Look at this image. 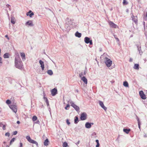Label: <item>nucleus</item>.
Returning a JSON list of instances; mask_svg holds the SVG:
<instances>
[{
    "instance_id": "52",
    "label": "nucleus",
    "mask_w": 147,
    "mask_h": 147,
    "mask_svg": "<svg viewBox=\"0 0 147 147\" xmlns=\"http://www.w3.org/2000/svg\"><path fill=\"white\" fill-rule=\"evenodd\" d=\"M139 53H140V55H141L142 54V52H141V51H140V50L139 49Z\"/></svg>"
},
{
    "instance_id": "45",
    "label": "nucleus",
    "mask_w": 147,
    "mask_h": 147,
    "mask_svg": "<svg viewBox=\"0 0 147 147\" xmlns=\"http://www.w3.org/2000/svg\"><path fill=\"white\" fill-rule=\"evenodd\" d=\"M138 126L139 128L140 129V123H138Z\"/></svg>"
},
{
    "instance_id": "10",
    "label": "nucleus",
    "mask_w": 147,
    "mask_h": 147,
    "mask_svg": "<svg viewBox=\"0 0 147 147\" xmlns=\"http://www.w3.org/2000/svg\"><path fill=\"white\" fill-rule=\"evenodd\" d=\"M86 114L85 113H83L81 114L80 119L82 120H84L86 119Z\"/></svg>"
},
{
    "instance_id": "16",
    "label": "nucleus",
    "mask_w": 147,
    "mask_h": 147,
    "mask_svg": "<svg viewBox=\"0 0 147 147\" xmlns=\"http://www.w3.org/2000/svg\"><path fill=\"white\" fill-rule=\"evenodd\" d=\"M20 55L22 60L23 61L25 60L26 59L25 54L24 53H21Z\"/></svg>"
},
{
    "instance_id": "4",
    "label": "nucleus",
    "mask_w": 147,
    "mask_h": 147,
    "mask_svg": "<svg viewBox=\"0 0 147 147\" xmlns=\"http://www.w3.org/2000/svg\"><path fill=\"white\" fill-rule=\"evenodd\" d=\"M26 138L27 140L30 143L32 144H35L36 146L38 145V143L36 141L32 139L30 136H27L26 137Z\"/></svg>"
},
{
    "instance_id": "8",
    "label": "nucleus",
    "mask_w": 147,
    "mask_h": 147,
    "mask_svg": "<svg viewBox=\"0 0 147 147\" xmlns=\"http://www.w3.org/2000/svg\"><path fill=\"white\" fill-rule=\"evenodd\" d=\"M109 23L110 27L112 28H117L118 27L116 24L111 21H110Z\"/></svg>"
},
{
    "instance_id": "36",
    "label": "nucleus",
    "mask_w": 147,
    "mask_h": 147,
    "mask_svg": "<svg viewBox=\"0 0 147 147\" xmlns=\"http://www.w3.org/2000/svg\"><path fill=\"white\" fill-rule=\"evenodd\" d=\"M67 22H69V26L70 25H71L72 24V22L71 20H69V19L68 20H67Z\"/></svg>"
},
{
    "instance_id": "1",
    "label": "nucleus",
    "mask_w": 147,
    "mask_h": 147,
    "mask_svg": "<svg viewBox=\"0 0 147 147\" xmlns=\"http://www.w3.org/2000/svg\"><path fill=\"white\" fill-rule=\"evenodd\" d=\"M15 59V65L16 68L21 69L23 66V63L18 53L16 54Z\"/></svg>"
},
{
    "instance_id": "60",
    "label": "nucleus",
    "mask_w": 147,
    "mask_h": 147,
    "mask_svg": "<svg viewBox=\"0 0 147 147\" xmlns=\"http://www.w3.org/2000/svg\"><path fill=\"white\" fill-rule=\"evenodd\" d=\"M92 124L93 125V123H92Z\"/></svg>"
},
{
    "instance_id": "44",
    "label": "nucleus",
    "mask_w": 147,
    "mask_h": 147,
    "mask_svg": "<svg viewBox=\"0 0 147 147\" xmlns=\"http://www.w3.org/2000/svg\"><path fill=\"white\" fill-rule=\"evenodd\" d=\"M114 36L115 37V38L118 41H119V39H118V38H116V37H115V35H114Z\"/></svg>"
},
{
    "instance_id": "20",
    "label": "nucleus",
    "mask_w": 147,
    "mask_h": 147,
    "mask_svg": "<svg viewBox=\"0 0 147 147\" xmlns=\"http://www.w3.org/2000/svg\"><path fill=\"white\" fill-rule=\"evenodd\" d=\"M75 35L76 37L80 38L81 37L82 34L81 33H79L78 32H77L75 34Z\"/></svg>"
},
{
    "instance_id": "24",
    "label": "nucleus",
    "mask_w": 147,
    "mask_h": 147,
    "mask_svg": "<svg viewBox=\"0 0 147 147\" xmlns=\"http://www.w3.org/2000/svg\"><path fill=\"white\" fill-rule=\"evenodd\" d=\"M131 130L130 129H123V131L124 132L126 133L127 134H128L129 131H130Z\"/></svg>"
},
{
    "instance_id": "34",
    "label": "nucleus",
    "mask_w": 147,
    "mask_h": 147,
    "mask_svg": "<svg viewBox=\"0 0 147 147\" xmlns=\"http://www.w3.org/2000/svg\"><path fill=\"white\" fill-rule=\"evenodd\" d=\"M67 142H65L63 144V147H67Z\"/></svg>"
},
{
    "instance_id": "32",
    "label": "nucleus",
    "mask_w": 147,
    "mask_h": 147,
    "mask_svg": "<svg viewBox=\"0 0 147 147\" xmlns=\"http://www.w3.org/2000/svg\"><path fill=\"white\" fill-rule=\"evenodd\" d=\"M123 5H126L128 4V2H127L126 0H123Z\"/></svg>"
},
{
    "instance_id": "13",
    "label": "nucleus",
    "mask_w": 147,
    "mask_h": 147,
    "mask_svg": "<svg viewBox=\"0 0 147 147\" xmlns=\"http://www.w3.org/2000/svg\"><path fill=\"white\" fill-rule=\"evenodd\" d=\"M39 63L40 65V67L42 70H44L45 68L44 62L41 60H40Z\"/></svg>"
},
{
    "instance_id": "50",
    "label": "nucleus",
    "mask_w": 147,
    "mask_h": 147,
    "mask_svg": "<svg viewBox=\"0 0 147 147\" xmlns=\"http://www.w3.org/2000/svg\"><path fill=\"white\" fill-rule=\"evenodd\" d=\"M96 142L97 144L99 143V141L98 140H96Z\"/></svg>"
},
{
    "instance_id": "27",
    "label": "nucleus",
    "mask_w": 147,
    "mask_h": 147,
    "mask_svg": "<svg viewBox=\"0 0 147 147\" xmlns=\"http://www.w3.org/2000/svg\"><path fill=\"white\" fill-rule=\"evenodd\" d=\"M47 73L49 75L51 76L53 74V72L51 70H48L47 71Z\"/></svg>"
},
{
    "instance_id": "40",
    "label": "nucleus",
    "mask_w": 147,
    "mask_h": 147,
    "mask_svg": "<svg viewBox=\"0 0 147 147\" xmlns=\"http://www.w3.org/2000/svg\"><path fill=\"white\" fill-rule=\"evenodd\" d=\"M17 133V131H15L13 132V134L14 135H16Z\"/></svg>"
},
{
    "instance_id": "6",
    "label": "nucleus",
    "mask_w": 147,
    "mask_h": 147,
    "mask_svg": "<svg viewBox=\"0 0 147 147\" xmlns=\"http://www.w3.org/2000/svg\"><path fill=\"white\" fill-rule=\"evenodd\" d=\"M10 108L12 110H17L18 108L16 104L13 103L9 106Z\"/></svg>"
},
{
    "instance_id": "22",
    "label": "nucleus",
    "mask_w": 147,
    "mask_h": 147,
    "mask_svg": "<svg viewBox=\"0 0 147 147\" xmlns=\"http://www.w3.org/2000/svg\"><path fill=\"white\" fill-rule=\"evenodd\" d=\"M49 141L48 139H46L44 142V144L45 146H47L49 145Z\"/></svg>"
},
{
    "instance_id": "42",
    "label": "nucleus",
    "mask_w": 147,
    "mask_h": 147,
    "mask_svg": "<svg viewBox=\"0 0 147 147\" xmlns=\"http://www.w3.org/2000/svg\"><path fill=\"white\" fill-rule=\"evenodd\" d=\"M66 122H67V123L68 125L70 123V122H69V121L68 119H67V120H66Z\"/></svg>"
},
{
    "instance_id": "11",
    "label": "nucleus",
    "mask_w": 147,
    "mask_h": 147,
    "mask_svg": "<svg viewBox=\"0 0 147 147\" xmlns=\"http://www.w3.org/2000/svg\"><path fill=\"white\" fill-rule=\"evenodd\" d=\"M25 25L26 26L28 25L30 26H34V24L32 22L31 20H29L25 24Z\"/></svg>"
},
{
    "instance_id": "43",
    "label": "nucleus",
    "mask_w": 147,
    "mask_h": 147,
    "mask_svg": "<svg viewBox=\"0 0 147 147\" xmlns=\"http://www.w3.org/2000/svg\"><path fill=\"white\" fill-rule=\"evenodd\" d=\"M137 121H138V123H140V120H139V118L138 117H137Z\"/></svg>"
},
{
    "instance_id": "59",
    "label": "nucleus",
    "mask_w": 147,
    "mask_h": 147,
    "mask_svg": "<svg viewBox=\"0 0 147 147\" xmlns=\"http://www.w3.org/2000/svg\"><path fill=\"white\" fill-rule=\"evenodd\" d=\"M4 143H5V142H4Z\"/></svg>"
},
{
    "instance_id": "49",
    "label": "nucleus",
    "mask_w": 147,
    "mask_h": 147,
    "mask_svg": "<svg viewBox=\"0 0 147 147\" xmlns=\"http://www.w3.org/2000/svg\"><path fill=\"white\" fill-rule=\"evenodd\" d=\"M69 104H68L67 105H66V107H67V108H68V107H69V106H70V105H69Z\"/></svg>"
},
{
    "instance_id": "26",
    "label": "nucleus",
    "mask_w": 147,
    "mask_h": 147,
    "mask_svg": "<svg viewBox=\"0 0 147 147\" xmlns=\"http://www.w3.org/2000/svg\"><path fill=\"white\" fill-rule=\"evenodd\" d=\"M139 65L138 64H134V68L135 69H139Z\"/></svg>"
},
{
    "instance_id": "38",
    "label": "nucleus",
    "mask_w": 147,
    "mask_h": 147,
    "mask_svg": "<svg viewBox=\"0 0 147 147\" xmlns=\"http://www.w3.org/2000/svg\"><path fill=\"white\" fill-rule=\"evenodd\" d=\"M5 135V136H9L10 135V134L9 133L7 132L6 133Z\"/></svg>"
},
{
    "instance_id": "57",
    "label": "nucleus",
    "mask_w": 147,
    "mask_h": 147,
    "mask_svg": "<svg viewBox=\"0 0 147 147\" xmlns=\"http://www.w3.org/2000/svg\"><path fill=\"white\" fill-rule=\"evenodd\" d=\"M15 113H16V112H17V111H13Z\"/></svg>"
},
{
    "instance_id": "19",
    "label": "nucleus",
    "mask_w": 147,
    "mask_h": 147,
    "mask_svg": "<svg viewBox=\"0 0 147 147\" xmlns=\"http://www.w3.org/2000/svg\"><path fill=\"white\" fill-rule=\"evenodd\" d=\"M87 73V71L85 70L84 72H82L80 74H79V76L80 77L82 78L83 75H85Z\"/></svg>"
},
{
    "instance_id": "15",
    "label": "nucleus",
    "mask_w": 147,
    "mask_h": 147,
    "mask_svg": "<svg viewBox=\"0 0 147 147\" xmlns=\"http://www.w3.org/2000/svg\"><path fill=\"white\" fill-rule=\"evenodd\" d=\"M99 103L100 105L104 110H106L107 109V108L104 106L103 103L102 102L99 101Z\"/></svg>"
},
{
    "instance_id": "31",
    "label": "nucleus",
    "mask_w": 147,
    "mask_h": 147,
    "mask_svg": "<svg viewBox=\"0 0 147 147\" xmlns=\"http://www.w3.org/2000/svg\"><path fill=\"white\" fill-rule=\"evenodd\" d=\"M6 102L7 104L8 105H9L11 103V101L10 100H7L6 101Z\"/></svg>"
},
{
    "instance_id": "3",
    "label": "nucleus",
    "mask_w": 147,
    "mask_h": 147,
    "mask_svg": "<svg viewBox=\"0 0 147 147\" xmlns=\"http://www.w3.org/2000/svg\"><path fill=\"white\" fill-rule=\"evenodd\" d=\"M68 104H71V106L74 108L76 110H78L80 109L79 107L76 105L71 100H69L68 101Z\"/></svg>"
},
{
    "instance_id": "25",
    "label": "nucleus",
    "mask_w": 147,
    "mask_h": 147,
    "mask_svg": "<svg viewBox=\"0 0 147 147\" xmlns=\"http://www.w3.org/2000/svg\"><path fill=\"white\" fill-rule=\"evenodd\" d=\"M3 57L4 58H9V54L8 53H5L3 55Z\"/></svg>"
},
{
    "instance_id": "37",
    "label": "nucleus",
    "mask_w": 147,
    "mask_h": 147,
    "mask_svg": "<svg viewBox=\"0 0 147 147\" xmlns=\"http://www.w3.org/2000/svg\"><path fill=\"white\" fill-rule=\"evenodd\" d=\"M2 59L1 57H0V66H1L2 65Z\"/></svg>"
},
{
    "instance_id": "23",
    "label": "nucleus",
    "mask_w": 147,
    "mask_h": 147,
    "mask_svg": "<svg viewBox=\"0 0 147 147\" xmlns=\"http://www.w3.org/2000/svg\"><path fill=\"white\" fill-rule=\"evenodd\" d=\"M43 98L46 103L47 105L48 106L49 105V102L47 98L45 96L43 97Z\"/></svg>"
},
{
    "instance_id": "48",
    "label": "nucleus",
    "mask_w": 147,
    "mask_h": 147,
    "mask_svg": "<svg viewBox=\"0 0 147 147\" xmlns=\"http://www.w3.org/2000/svg\"><path fill=\"white\" fill-rule=\"evenodd\" d=\"M6 6H7L9 8V9H10V8H9V7H10V5L7 4L6 5Z\"/></svg>"
},
{
    "instance_id": "47",
    "label": "nucleus",
    "mask_w": 147,
    "mask_h": 147,
    "mask_svg": "<svg viewBox=\"0 0 147 147\" xmlns=\"http://www.w3.org/2000/svg\"><path fill=\"white\" fill-rule=\"evenodd\" d=\"M100 144L99 143L97 144V145H96V147H98L99 146Z\"/></svg>"
},
{
    "instance_id": "51",
    "label": "nucleus",
    "mask_w": 147,
    "mask_h": 147,
    "mask_svg": "<svg viewBox=\"0 0 147 147\" xmlns=\"http://www.w3.org/2000/svg\"><path fill=\"white\" fill-rule=\"evenodd\" d=\"M20 147H22V143H20Z\"/></svg>"
},
{
    "instance_id": "58",
    "label": "nucleus",
    "mask_w": 147,
    "mask_h": 147,
    "mask_svg": "<svg viewBox=\"0 0 147 147\" xmlns=\"http://www.w3.org/2000/svg\"><path fill=\"white\" fill-rule=\"evenodd\" d=\"M146 16L147 17V12H146Z\"/></svg>"
},
{
    "instance_id": "56",
    "label": "nucleus",
    "mask_w": 147,
    "mask_h": 147,
    "mask_svg": "<svg viewBox=\"0 0 147 147\" xmlns=\"http://www.w3.org/2000/svg\"><path fill=\"white\" fill-rule=\"evenodd\" d=\"M132 59H130V60H129V61H130V62H131L132 61Z\"/></svg>"
},
{
    "instance_id": "5",
    "label": "nucleus",
    "mask_w": 147,
    "mask_h": 147,
    "mask_svg": "<svg viewBox=\"0 0 147 147\" xmlns=\"http://www.w3.org/2000/svg\"><path fill=\"white\" fill-rule=\"evenodd\" d=\"M85 42L86 44L89 43L90 45H92V40H90V38L87 37H86L84 38Z\"/></svg>"
},
{
    "instance_id": "28",
    "label": "nucleus",
    "mask_w": 147,
    "mask_h": 147,
    "mask_svg": "<svg viewBox=\"0 0 147 147\" xmlns=\"http://www.w3.org/2000/svg\"><path fill=\"white\" fill-rule=\"evenodd\" d=\"M123 86L125 87H128L129 85L128 82L126 81L124 82L123 83Z\"/></svg>"
},
{
    "instance_id": "53",
    "label": "nucleus",
    "mask_w": 147,
    "mask_h": 147,
    "mask_svg": "<svg viewBox=\"0 0 147 147\" xmlns=\"http://www.w3.org/2000/svg\"><path fill=\"white\" fill-rule=\"evenodd\" d=\"M17 123L18 124H19L20 123V122L19 121H18L17 122Z\"/></svg>"
},
{
    "instance_id": "14",
    "label": "nucleus",
    "mask_w": 147,
    "mask_h": 147,
    "mask_svg": "<svg viewBox=\"0 0 147 147\" xmlns=\"http://www.w3.org/2000/svg\"><path fill=\"white\" fill-rule=\"evenodd\" d=\"M34 15V13L31 10H30L28 12L26 13V15L27 16H29L30 17H32V16Z\"/></svg>"
},
{
    "instance_id": "54",
    "label": "nucleus",
    "mask_w": 147,
    "mask_h": 147,
    "mask_svg": "<svg viewBox=\"0 0 147 147\" xmlns=\"http://www.w3.org/2000/svg\"><path fill=\"white\" fill-rule=\"evenodd\" d=\"M3 125L2 123H0V127H1L2 125Z\"/></svg>"
},
{
    "instance_id": "39",
    "label": "nucleus",
    "mask_w": 147,
    "mask_h": 147,
    "mask_svg": "<svg viewBox=\"0 0 147 147\" xmlns=\"http://www.w3.org/2000/svg\"><path fill=\"white\" fill-rule=\"evenodd\" d=\"M5 127L6 126L4 125H3V130H5Z\"/></svg>"
},
{
    "instance_id": "17",
    "label": "nucleus",
    "mask_w": 147,
    "mask_h": 147,
    "mask_svg": "<svg viewBox=\"0 0 147 147\" xmlns=\"http://www.w3.org/2000/svg\"><path fill=\"white\" fill-rule=\"evenodd\" d=\"M131 18L132 20L135 22V23H137V17L134 16L133 15L131 16Z\"/></svg>"
},
{
    "instance_id": "21",
    "label": "nucleus",
    "mask_w": 147,
    "mask_h": 147,
    "mask_svg": "<svg viewBox=\"0 0 147 147\" xmlns=\"http://www.w3.org/2000/svg\"><path fill=\"white\" fill-rule=\"evenodd\" d=\"M91 126V125L90 123L88 122H87L85 124V127L87 128H90Z\"/></svg>"
},
{
    "instance_id": "41",
    "label": "nucleus",
    "mask_w": 147,
    "mask_h": 147,
    "mask_svg": "<svg viewBox=\"0 0 147 147\" xmlns=\"http://www.w3.org/2000/svg\"><path fill=\"white\" fill-rule=\"evenodd\" d=\"M106 55H107V54L106 53H104L103 55H102V57H105Z\"/></svg>"
},
{
    "instance_id": "30",
    "label": "nucleus",
    "mask_w": 147,
    "mask_h": 147,
    "mask_svg": "<svg viewBox=\"0 0 147 147\" xmlns=\"http://www.w3.org/2000/svg\"><path fill=\"white\" fill-rule=\"evenodd\" d=\"M37 117L36 116H34L32 118V120L33 121H35L37 120Z\"/></svg>"
},
{
    "instance_id": "35",
    "label": "nucleus",
    "mask_w": 147,
    "mask_h": 147,
    "mask_svg": "<svg viewBox=\"0 0 147 147\" xmlns=\"http://www.w3.org/2000/svg\"><path fill=\"white\" fill-rule=\"evenodd\" d=\"M15 140V138H13L11 140L10 142V144H11Z\"/></svg>"
},
{
    "instance_id": "46",
    "label": "nucleus",
    "mask_w": 147,
    "mask_h": 147,
    "mask_svg": "<svg viewBox=\"0 0 147 147\" xmlns=\"http://www.w3.org/2000/svg\"><path fill=\"white\" fill-rule=\"evenodd\" d=\"M5 37L7 38L8 40H9V38L8 37L7 35H6L5 36Z\"/></svg>"
},
{
    "instance_id": "29",
    "label": "nucleus",
    "mask_w": 147,
    "mask_h": 147,
    "mask_svg": "<svg viewBox=\"0 0 147 147\" xmlns=\"http://www.w3.org/2000/svg\"><path fill=\"white\" fill-rule=\"evenodd\" d=\"M78 121V118L77 117H75L74 119V123H77Z\"/></svg>"
},
{
    "instance_id": "55",
    "label": "nucleus",
    "mask_w": 147,
    "mask_h": 147,
    "mask_svg": "<svg viewBox=\"0 0 147 147\" xmlns=\"http://www.w3.org/2000/svg\"><path fill=\"white\" fill-rule=\"evenodd\" d=\"M65 109H66V110H68V109H68L67 108V107H65Z\"/></svg>"
},
{
    "instance_id": "12",
    "label": "nucleus",
    "mask_w": 147,
    "mask_h": 147,
    "mask_svg": "<svg viewBox=\"0 0 147 147\" xmlns=\"http://www.w3.org/2000/svg\"><path fill=\"white\" fill-rule=\"evenodd\" d=\"M51 93L53 96H55L57 93V90L56 89L54 88L51 90Z\"/></svg>"
},
{
    "instance_id": "18",
    "label": "nucleus",
    "mask_w": 147,
    "mask_h": 147,
    "mask_svg": "<svg viewBox=\"0 0 147 147\" xmlns=\"http://www.w3.org/2000/svg\"><path fill=\"white\" fill-rule=\"evenodd\" d=\"M81 78V80L84 82L85 84H86L87 83V79L84 76H83Z\"/></svg>"
},
{
    "instance_id": "9",
    "label": "nucleus",
    "mask_w": 147,
    "mask_h": 147,
    "mask_svg": "<svg viewBox=\"0 0 147 147\" xmlns=\"http://www.w3.org/2000/svg\"><path fill=\"white\" fill-rule=\"evenodd\" d=\"M139 94L141 98L143 99H146V96L144 94V92L142 91H140L139 92Z\"/></svg>"
},
{
    "instance_id": "7",
    "label": "nucleus",
    "mask_w": 147,
    "mask_h": 147,
    "mask_svg": "<svg viewBox=\"0 0 147 147\" xmlns=\"http://www.w3.org/2000/svg\"><path fill=\"white\" fill-rule=\"evenodd\" d=\"M70 29L69 26V22H67L65 25V28L64 30L67 32L69 31Z\"/></svg>"
},
{
    "instance_id": "2",
    "label": "nucleus",
    "mask_w": 147,
    "mask_h": 147,
    "mask_svg": "<svg viewBox=\"0 0 147 147\" xmlns=\"http://www.w3.org/2000/svg\"><path fill=\"white\" fill-rule=\"evenodd\" d=\"M104 59L106 66L108 67H110L112 64V61L106 57H105Z\"/></svg>"
},
{
    "instance_id": "33",
    "label": "nucleus",
    "mask_w": 147,
    "mask_h": 147,
    "mask_svg": "<svg viewBox=\"0 0 147 147\" xmlns=\"http://www.w3.org/2000/svg\"><path fill=\"white\" fill-rule=\"evenodd\" d=\"M11 22L13 24H14L15 23V22L14 20V19L13 18H11Z\"/></svg>"
}]
</instances>
